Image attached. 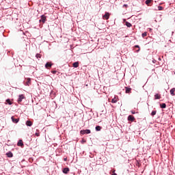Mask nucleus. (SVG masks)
<instances>
[{
    "label": "nucleus",
    "instance_id": "1",
    "mask_svg": "<svg viewBox=\"0 0 175 175\" xmlns=\"http://www.w3.org/2000/svg\"><path fill=\"white\" fill-rule=\"evenodd\" d=\"M23 99H25V96L24 94L19 95V97L17 100L19 105H21V102H23Z\"/></svg>",
    "mask_w": 175,
    "mask_h": 175
},
{
    "label": "nucleus",
    "instance_id": "2",
    "mask_svg": "<svg viewBox=\"0 0 175 175\" xmlns=\"http://www.w3.org/2000/svg\"><path fill=\"white\" fill-rule=\"evenodd\" d=\"M80 133H81V135H85V134L88 135V134L91 133V130H90V129L81 130L80 131Z\"/></svg>",
    "mask_w": 175,
    "mask_h": 175
},
{
    "label": "nucleus",
    "instance_id": "3",
    "mask_svg": "<svg viewBox=\"0 0 175 175\" xmlns=\"http://www.w3.org/2000/svg\"><path fill=\"white\" fill-rule=\"evenodd\" d=\"M127 120L128 121H131V122H133V121H135V116L130 115L128 116Z\"/></svg>",
    "mask_w": 175,
    "mask_h": 175
},
{
    "label": "nucleus",
    "instance_id": "4",
    "mask_svg": "<svg viewBox=\"0 0 175 175\" xmlns=\"http://www.w3.org/2000/svg\"><path fill=\"white\" fill-rule=\"evenodd\" d=\"M11 120H12V122H14V124H17V122H18V121H20V119L15 118L14 116H12Z\"/></svg>",
    "mask_w": 175,
    "mask_h": 175
},
{
    "label": "nucleus",
    "instance_id": "5",
    "mask_svg": "<svg viewBox=\"0 0 175 175\" xmlns=\"http://www.w3.org/2000/svg\"><path fill=\"white\" fill-rule=\"evenodd\" d=\"M109 17H110V14L109 12H106L104 16H103V18L105 20H109Z\"/></svg>",
    "mask_w": 175,
    "mask_h": 175
},
{
    "label": "nucleus",
    "instance_id": "6",
    "mask_svg": "<svg viewBox=\"0 0 175 175\" xmlns=\"http://www.w3.org/2000/svg\"><path fill=\"white\" fill-rule=\"evenodd\" d=\"M51 66H53V64H51V62H47L45 64L46 69H50V68H51Z\"/></svg>",
    "mask_w": 175,
    "mask_h": 175
},
{
    "label": "nucleus",
    "instance_id": "7",
    "mask_svg": "<svg viewBox=\"0 0 175 175\" xmlns=\"http://www.w3.org/2000/svg\"><path fill=\"white\" fill-rule=\"evenodd\" d=\"M17 146L18 147H24V143L23 142L22 139H20L18 143H17Z\"/></svg>",
    "mask_w": 175,
    "mask_h": 175
},
{
    "label": "nucleus",
    "instance_id": "8",
    "mask_svg": "<svg viewBox=\"0 0 175 175\" xmlns=\"http://www.w3.org/2000/svg\"><path fill=\"white\" fill-rule=\"evenodd\" d=\"M46 23V16L42 15L41 18L40 19V23Z\"/></svg>",
    "mask_w": 175,
    "mask_h": 175
},
{
    "label": "nucleus",
    "instance_id": "9",
    "mask_svg": "<svg viewBox=\"0 0 175 175\" xmlns=\"http://www.w3.org/2000/svg\"><path fill=\"white\" fill-rule=\"evenodd\" d=\"M25 85H31V78H27L26 79V82L25 83Z\"/></svg>",
    "mask_w": 175,
    "mask_h": 175
},
{
    "label": "nucleus",
    "instance_id": "10",
    "mask_svg": "<svg viewBox=\"0 0 175 175\" xmlns=\"http://www.w3.org/2000/svg\"><path fill=\"white\" fill-rule=\"evenodd\" d=\"M125 92L126 94H131V91H132V88H128V87H125Z\"/></svg>",
    "mask_w": 175,
    "mask_h": 175
},
{
    "label": "nucleus",
    "instance_id": "11",
    "mask_svg": "<svg viewBox=\"0 0 175 175\" xmlns=\"http://www.w3.org/2000/svg\"><path fill=\"white\" fill-rule=\"evenodd\" d=\"M70 172L69 167H65L63 169V173H64V174H68Z\"/></svg>",
    "mask_w": 175,
    "mask_h": 175
},
{
    "label": "nucleus",
    "instance_id": "12",
    "mask_svg": "<svg viewBox=\"0 0 175 175\" xmlns=\"http://www.w3.org/2000/svg\"><path fill=\"white\" fill-rule=\"evenodd\" d=\"M174 92H175V88H173L172 89L170 90V94L172 95V96H175Z\"/></svg>",
    "mask_w": 175,
    "mask_h": 175
},
{
    "label": "nucleus",
    "instance_id": "13",
    "mask_svg": "<svg viewBox=\"0 0 175 175\" xmlns=\"http://www.w3.org/2000/svg\"><path fill=\"white\" fill-rule=\"evenodd\" d=\"M6 155L8 158H12L13 153L12 152H8V153H6Z\"/></svg>",
    "mask_w": 175,
    "mask_h": 175
},
{
    "label": "nucleus",
    "instance_id": "14",
    "mask_svg": "<svg viewBox=\"0 0 175 175\" xmlns=\"http://www.w3.org/2000/svg\"><path fill=\"white\" fill-rule=\"evenodd\" d=\"M72 66L73 68H79V62H74Z\"/></svg>",
    "mask_w": 175,
    "mask_h": 175
},
{
    "label": "nucleus",
    "instance_id": "15",
    "mask_svg": "<svg viewBox=\"0 0 175 175\" xmlns=\"http://www.w3.org/2000/svg\"><path fill=\"white\" fill-rule=\"evenodd\" d=\"M26 125H27V126H32V122H31V120H27V121L26 122Z\"/></svg>",
    "mask_w": 175,
    "mask_h": 175
},
{
    "label": "nucleus",
    "instance_id": "16",
    "mask_svg": "<svg viewBox=\"0 0 175 175\" xmlns=\"http://www.w3.org/2000/svg\"><path fill=\"white\" fill-rule=\"evenodd\" d=\"M154 99L157 100V99H161V94H156L154 95Z\"/></svg>",
    "mask_w": 175,
    "mask_h": 175
},
{
    "label": "nucleus",
    "instance_id": "17",
    "mask_svg": "<svg viewBox=\"0 0 175 175\" xmlns=\"http://www.w3.org/2000/svg\"><path fill=\"white\" fill-rule=\"evenodd\" d=\"M118 100H117V97L115 96L111 100V103H117Z\"/></svg>",
    "mask_w": 175,
    "mask_h": 175
},
{
    "label": "nucleus",
    "instance_id": "18",
    "mask_svg": "<svg viewBox=\"0 0 175 175\" xmlns=\"http://www.w3.org/2000/svg\"><path fill=\"white\" fill-rule=\"evenodd\" d=\"M6 105H13V103L10 100V99L8 98L6 100Z\"/></svg>",
    "mask_w": 175,
    "mask_h": 175
},
{
    "label": "nucleus",
    "instance_id": "19",
    "mask_svg": "<svg viewBox=\"0 0 175 175\" xmlns=\"http://www.w3.org/2000/svg\"><path fill=\"white\" fill-rule=\"evenodd\" d=\"M160 107L161 109H166V104L165 103L160 104Z\"/></svg>",
    "mask_w": 175,
    "mask_h": 175
},
{
    "label": "nucleus",
    "instance_id": "20",
    "mask_svg": "<svg viewBox=\"0 0 175 175\" xmlns=\"http://www.w3.org/2000/svg\"><path fill=\"white\" fill-rule=\"evenodd\" d=\"M36 57L37 59L42 58V55H41L40 53H37V54L36 55Z\"/></svg>",
    "mask_w": 175,
    "mask_h": 175
},
{
    "label": "nucleus",
    "instance_id": "21",
    "mask_svg": "<svg viewBox=\"0 0 175 175\" xmlns=\"http://www.w3.org/2000/svg\"><path fill=\"white\" fill-rule=\"evenodd\" d=\"M102 129V127L100 126H96V131H99Z\"/></svg>",
    "mask_w": 175,
    "mask_h": 175
},
{
    "label": "nucleus",
    "instance_id": "22",
    "mask_svg": "<svg viewBox=\"0 0 175 175\" xmlns=\"http://www.w3.org/2000/svg\"><path fill=\"white\" fill-rule=\"evenodd\" d=\"M155 114H157V111H156V110L152 111V113H151V116H152V117H154V116H155Z\"/></svg>",
    "mask_w": 175,
    "mask_h": 175
},
{
    "label": "nucleus",
    "instance_id": "23",
    "mask_svg": "<svg viewBox=\"0 0 175 175\" xmlns=\"http://www.w3.org/2000/svg\"><path fill=\"white\" fill-rule=\"evenodd\" d=\"M126 27H128L129 28L132 27V24L131 23H126Z\"/></svg>",
    "mask_w": 175,
    "mask_h": 175
},
{
    "label": "nucleus",
    "instance_id": "24",
    "mask_svg": "<svg viewBox=\"0 0 175 175\" xmlns=\"http://www.w3.org/2000/svg\"><path fill=\"white\" fill-rule=\"evenodd\" d=\"M142 38H146V36H147V32H144V33L142 34Z\"/></svg>",
    "mask_w": 175,
    "mask_h": 175
},
{
    "label": "nucleus",
    "instance_id": "25",
    "mask_svg": "<svg viewBox=\"0 0 175 175\" xmlns=\"http://www.w3.org/2000/svg\"><path fill=\"white\" fill-rule=\"evenodd\" d=\"M145 3H146V5H148V4L151 3V0H146V2H145Z\"/></svg>",
    "mask_w": 175,
    "mask_h": 175
},
{
    "label": "nucleus",
    "instance_id": "26",
    "mask_svg": "<svg viewBox=\"0 0 175 175\" xmlns=\"http://www.w3.org/2000/svg\"><path fill=\"white\" fill-rule=\"evenodd\" d=\"M135 49H139L137 51H140V46H139V45H135Z\"/></svg>",
    "mask_w": 175,
    "mask_h": 175
},
{
    "label": "nucleus",
    "instance_id": "27",
    "mask_svg": "<svg viewBox=\"0 0 175 175\" xmlns=\"http://www.w3.org/2000/svg\"><path fill=\"white\" fill-rule=\"evenodd\" d=\"M35 135L37 136V137H39V136H40V133H36Z\"/></svg>",
    "mask_w": 175,
    "mask_h": 175
},
{
    "label": "nucleus",
    "instance_id": "28",
    "mask_svg": "<svg viewBox=\"0 0 175 175\" xmlns=\"http://www.w3.org/2000/svg\"><path fill=\"white\" fill-rule=\"evenodd\" d=\"M51 73H53V75H55L57 73V70H52Z\"/></svg>",
    "mask_w": 175,
    "mask_h": 175
},
{
    "label": "nucleus",
    "instance_id": "29",
    "mask_svg": "<svg viewBox=\"0 0 175 175\" xmlns=\"http://www.w3.org/2000/svg\"><path fill=\"white\" fill-rule=\"evenodd\" d=\"M159 10H162L163 8L162 6H159L158 7Z\"/></svg>",
    "mask_w": 175,
    "mask_h": 175
},
{
    "label": "nucleus",
    "instance_id": "30",
    "mask_svg": "<svg viewBox=\"0 0 175 175\" xmlns=\"http://www.w3.org/2000/svg\"><path fill=\"white\" fill-rule=\"evenodd\" d=\"M136 113H137V112H136L135 111H133V110L131 111L132 114H136Z\"/></svg>",
    "mask_w": 175,
    "mask_h": 175
},
{
    "label": "nucleus",
    "instance_id": "31",
    "mask_svg": "<svg viewBox=\"0 0 175 175\" xmlns=\"http://www.w3.org/2000/svg\"><path fill=\"white\" fill-rule=\"evenodd\" d=\"M126 6H128V5L126 4L123 5V8H126Z\"/></svg>",
    "mask_w": 175,
    "mask_h": 175
},
{
    "label": "nucleus",
    "instance_id": "32",
    "mask_svg": "<svg viewBox=\"0 0 175 175\" xmlns=\"http://www.w3.org/2000/svg\"><path fill=\"white\" fill-rule=\"evenodd\" d=\"M82 143H85V141H84V139H83Z\"/></svg>",
    "mask_w": 175,
    "mask_h": 175
},
{
    "label": "nucleus",
    "instance_id": "33",
    "mask_svg": "<svg viewBox=\"0 0 175 175\" xmlns=\"http://www.w3.org/2000/svg\"><path fill=\"white\" fill-rule=\"evenodd\" d=\"M67 160H68V159H67V158H65V159H64V161H67Z\"/></svg>",
    "mask_w": 175,
    "mask_h": 175
},
{
    "label": "nucleus",
    "instance_id": "34",
    "mask_svg": "<svg viewBox=\"0 0 175 175\" xmlns=\"http://www.w3.org/2000/svg\"><path fill=\"white\" fill-rule=\"evenodd\" d=\"M112 175H117V174H112Z\"/></svg>",
    "mask_w": 175,
    "mask_h": 175
}]
</instances>
